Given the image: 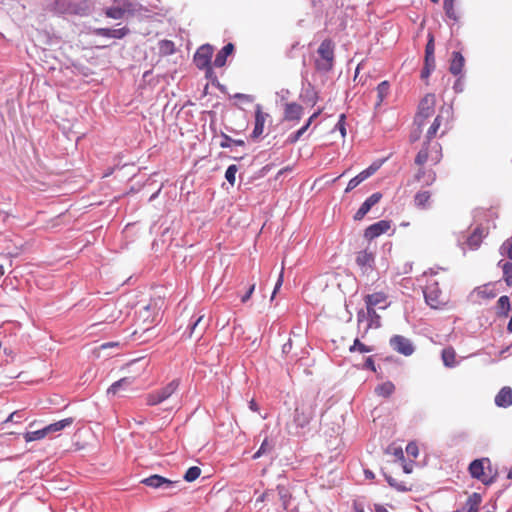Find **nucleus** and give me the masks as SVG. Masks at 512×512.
<instances>
[{"label": "nucleus", "mask_w": 512, "mask_h": 512, "mask_svg": "<svg viewBox=\"0 0 512 512\" xmlns=\"http://www.w3.org/2000/svg\"><path fill=\"white\" fill-rule=\"evenodd\" d=\"M470 475L481 481L484 485L493 483L498 475L489 458H481L472 461L469 465Z\"/></svg>", "instance_id": "f257e3e1"}, {"label": "nucleus", "mask_w": 512, "mask_h": 512, "mask_svg": "<svg viewBox=\"0 0 512 512\" xmlns=\"http://www.w3.org/2000/svg\"><path fill=\"white\" fill-rule=\"evenodd\" d=\"M335 44L331 39H325L321 42L317 50V58L315 59V68L319 72H329L334 66Z\"/></svg>", "instance_id": "f03ea898"}, {"label": "nucleus", "mask_w": 512, "mask_h": 512, "mask_svg": "<svg viewBox=\"0 0 512 512\" xmlns=\"http://www.w3.org/2000/svg\"><path fill=\"white\" fill-rule=\"evenodd\" d=\"M156 307L151 304L143 307L137 315L136 328L132 331L131 336L140 339L142 334L149 331L156 321Z\"/></svg>", "instance_id": "7ed1b4c3"}, {"label": "nucleus", "mask_w": 512, "mask_h": 512, "mask_svg": "<svg viewBox=\"0 0 512 512\" xmlns=\"http://www.w3.org/2000/svg\"><path fill=\"white\" fill-rule=\"evenodd\" d=\"M316 408L315 399H306L296 407L293 417V426L295 429L306 427L312 420Z\"/></svg>", "instance_id": "20e7f679"}, {"label": "nucleus", "mask_w": 512, "mask_h": 512, "mask_svg": "<svg viewBox=\"0 0 512 512\" xmlns=\"http://www.w3.org/2000/svg\"><path fill=\"white\" fill-rule=\"evenodd\" d=\"M442 159L441 145L437 142L431 143L425 141L422 149L418 152L415 157V164L417 166H423L427 162H431L433 165L438 164Z\"/></svg>", "instance_id": "39448f33"}, {"label": "nucleus", "mask_w": 512, "mask_h": 512, "mask_svg": "<svg viewBox=\"0 0 512 512\" xmlns=\"http://www.w3.org/2000/svg\"><path fill=\"white\" fill-rule=\"evenodd\" d=\"M179 387L178 380H172L166 386L155 390L146 395V404L148 406L158 405L165 400H167L171 395H173Z\"/></svg>", "instance_id": "423d86ee"}, {"label": "nucleus", "mask_w": 512, "mask_h": 512, "mask_svg": "<svg viewBox=\"0 0 512 512\" xmlns=\"http://www.w3.org/2000/svg\"><path fill=\"white\" fill-rule=\"evenodd\" d=\"M424 297L426 303L434 309L441 308L445 304V299L437 282H432L424 288Z\"/></svg>", "instance_id": "0eeeda50"}, {"label": "nucleus", "mask_w": 512, "mask_h": 512, "mask_svg": "<svg viewBox=\"0 0 512 512\" xmlns=\"http://www.w3.org/2000/svg\"><path fill=\"white\" fill-rule=\"evenodd\" d=\"M436 105V97L434 94H427L423 97L419 104L418 113L415 118V122L418 126L423 125V120L431 117L434 114Z\"/></svg>", "instance_id": "6e6552de"}, {"label": "nucleus", "mask_w": 512, "mask_h": 512, "mask_svg": "<svg viewBox=\"0 0 512 512\" xmlns=\"http://www.w3.org/2000/svg\"><path fill=\"white\" fill-rule=\"evenodd\" d=\"M213 54V48L211 45L206 44L202 45L198 50L196 51L194 55V63L195 65L203 70L205 69L207 71V74L212 73V67H211V58Z\"/></svg>", "instance_id": "1a4fd4ad"}, {"label": "nucleus", "mask_w": 512, "mask_h": 512, "mask_svg": "<svg viewBox=\"0 0 512 512\" xmlns=\"http://www.w3.org/2000/svg\"><path fill=\"white\" fill-rule=\"evenodd\" d=\"M389 343L394 351L404 356L412 355L415 350L411 340L402 335H394L390 338Z\"/></svg>", "instance_id": "9d476101"}, {"label": "nucleus", "mask_w": 512, "mask_h": 512, "mask_svg": "<svg viewBox=\"0 0 512 512\" xmlns=\"http://www.w3.org/2000/svg\"><path fill=\"white\" fill-rule=\"evenodd\" d=\"M141 483L145 484L148 487L157 489V488H164V489H171L175 485L179 483V481H172L170 479H167L160 475H151L141 481Z\"/></svg>", "instance_id": "9b49d317"}, {"label": "nucleus", "mask_w": 512, "mask_h": 512, "mask_svg": "<svg viewBox=\"0 0 512 512\" xmlns=\"http://www.w3.org/2000/svg\"><path fill=\"white\" fill-rule=\"evenodd\" d=\"M487 234L488 232L483 227H476L463 243V249L466 246L470 250H477Z\"/></svg>", "instance_id": "f8f14e48"}, {"label": "nucleus", "mask_w": 512, "mask_h": 512, "mask_svg": "<svg viewBox=\"0 0 512 512\" xmlns=\"http://www.w3.org/2000/svg\"><path fill=\"white\" fill-rule=\"evenodd\" d=\"M304 109L296 102L285 103L283 120L288 122H299L302 118Z\"/></svg>", "instance_id": "ddd939ff"}, {"label": "nucleus", "mask_w": 512, "mask_h": 512, "mask_svg": "<svg viewBox=\"0 0 512 512\" xmlns=\"http://www.w3.org/2000/svg\"><path fill=\"white\" fill-rule=\"evenodd\" d=\"M381 164H372L367 169L361 171L358 175H356L354 178H352L345 189V192L348 193L352 191L354 188H356L360 183H362L364 180L368 179L370 176H372L379 168Z\"/></svg>", "instance_id": "4468645a"}, {"label": "nucleus", "mask_w": 512, "mask_h": 512, "mask_svg": "<svg viewBox=\"0 0 512 512\" xmlns=\"http://www.w3.org/2000/svg\"><path fill=\"white\" fill-rule=\"evenodd\" d=\"M268 118L269 114L263 111L260 104H257L255 106V125L251 134L252 138H258L263 134L264 126Z\"/></svg>", "instance_id": "2eb2a0df"}, {"label": "nucleus", "mask_w": 512, "mask_h": 512, "mask_svg": "<svg viewBox=\"0 0 512 512\" xmlns=\"http://www.w3.org/2000/svg\"><path fill=\"white\" fill-rule=\"evenodd\" d=\"M387 298L388 297L384 292H375L366 295L364 297L366 309H375L376 307H379L380 309H386L388 306Z\"/></svg>", "instance_id": "dca6fc26"}, {"label": "nucleus", "mask_w": 512, "mask_h": 512, "mask_svg": "<svg viewBox=\"0 0 512 512\" xmlns=\"http://www.w3.org/2000/svg\"><path fill=\"white\" fill-rule=\"evenodd\" d=\"M391 227L387 220H380L365 229L364 236L368 240H373L378 236L386 233Z\"/></svg>", "instance_id": "f3484780"}, {"label": "nucleus", "mask_w": 512, "mask_h": 512, "mask_svg": "<svg viewBox=\"0 0 512 512\" xmlns=\"http://www.w3.org/2000/svg\"><path fill=\"white\" fill-rule=\"evenodd\" d=\"M381 198L382 194L380 192L373 193L360 206V208L354 214L353 219L355 221L362 220L365 217V215L370 211V209L381 200Z\"/></svg>", "instance_id": "a211bd4d"}, {"label": "nucleus", "mask_w": 512, "mask_h": 512, "mask_svg": "<svg viewBox=\"0 0 512 512\" xmlns=\"http://www.w3.org/2000/svg\"><path fill=\"white\" fill-rule=\"evenodd\" d=\"M122 316V310L117 304L106 305L100 314L101 322L114 323Z\"/></svg>", "instance_id": "6ab92c4d"}, {"label": "nucleus", "mask_w": 512, "mask_h": 512, "mask_svg": "<svg viewBox=\"0 0 512 512\" xmlns=\"http://www.w3.org/2000/svg\"><path fill=\"white\" fill-rule=\"evenodd\" d=\"M436 172L432 169H427L425 166H418V170L414 175V180L425 186H430L436 181Z\"/></svg>", "instance_id": "aec40b11"}, {"label": "nucleus", "mask_w": 512, "mask_h": 512, "mask_svg": "<svg viewBox=\"0 0 512 512\" xmlns=\"http://www.w3.org/2000/svg\"><path fill=\"white\" fill-rule=\"evenodd\" d=\"M413 202L418 209H429L432 203V192L429 190H419L414 195Z\"/></svg>", "instance_id": "412c9836"}, {"label": "nucleus", "mask_w": 512, "mask_h": 512, "mask_svg": "<svg viewBox=\"0 0 512 512\" xmlns=\"http://www.w3.org/2000/svg\"><path fill=\"white\" fill-rule=\"evenodd\" d=\"M94 33L98 36L122 39L129 33V29L127 27L119 29L97 28Z\"/></svg>", "instance_id": "4be33fe9"}, {"label": "nucleus", "mask_w": 512, "mask_h": 512, "mask_svg": "<svg viewBox=\"0 0 512 512\" xmlns=\"http://www.w3.org/2000/svg\"><path fill=\"white\" fill-rule=\"evenodd\" d=\"M495 404L498 407L507 408L512 405V389L509 386L503 387L495 396Z\"/></svg>", "instance_id": "5701e85b"}, {"label": "nucleus", "mask_w": 512, "mask_h": 512, "mask_svg": "<svg viewBox=\"0 0 512 512\" xmlns=\"http://www.w3.org/2000/svg\"><path fill=\"white\" fill-rule=\"evenodd\" d=\"M481 501V495L478 493H473L468 497L467 501L461 509L455 510L453 512H478Z\"/></svg>", "instance_id": "b1692460"}, {"label": "nucleus", "mask_w": 512, "mask_h": 512, "mask_svg": "<svg viewBox=\"0 0 512 512\" xmlns=\"http://www.w3.org/2000/svg\"><path fill=\"white\" fill-rule=\"evenodd\" d=\"M208 325V321L204 322V315H200L190 326L188 337L192 338L194 335L198 337L202 336Z\"/></svg>", "instance_id": "393cba45"}, {"label": "nucleus", "mask_w": 512, "mask_h": 512, "mask_svg": "<svg viewBox=\"0 0 512 512\" xmlns=\"http://www.w3.org/2000/svg\"><path fill=\"white\" fill-rule=\"evenodd\" d=\"M234 51V45L232 43L226 44L216 55L214 59L215 67H223L226 64L227 57Z\"/></svg>", "instance_id": "a878e982"}, {"label": "nucleus", "mask_w": 512, "mask_h": 512, "mask_svg": "<svg viewBox=\"0 0 512 512\" xmlns=\"http://www.w3.org/2000/svg\"><path fill=\"white\" fill-rule=\"evenodd\" d=\"M464 62H465V60H464L463 55L458 51H454L452 53V59L450 61L449 71L453 75H459L462 72V69L464 67Z\"/></svg>", "instance_id": "bb28decb"}, {"label": "nucleus", "mask_w": 512, "mask_h": 512, "mask_svg": "<svg viewBox=\"0 0 512 512\" xmlns=\"http://www.w3.org/2000/svg\"><path fill=\"white\" fill-rule=\"evenodd\" d=\"M135 381L134 376H126L114 382L107 390V394L116 395L120 388H125L132 385Z\"/></svg>", "instance_id": "cd10ccee"}, {"label": "nucleus", "mask_w": 512, "mask_h": 512, "mask_svg": "<svg viewBox=\"0 0 512 512\" xmlns=\"http://www.w3.org/2000/svg\"><path fill=\"white\" fill-rule=\"evenodd\" d=\"M457 354L453 347L449 346L442 350L441 358L446 367L452 368L457 364Z\"/></svg>", "instance_id": "c85d7f7f"}, {"label": "nucleus", "mask_w": 512, "mask_h": 512, "mask_svg": "<svg viewBox=\"0 0 512 512\" xmlns=\"http://www.w3.org/2000/svg\"><path fill=\"white\" fill-rule=\"evenodd\" d=\"M73 421L74 420L71 417L65 418V419H62L55 423L47 425L46 430H47L48 434L58 432V431L63 430L64 428L70 426L73 423Z\"/></svg>", "instance_id": "c756f323"}, {"label": "nucleus", "mask_w": 512, "mask_h": 512, "mask_svg": "<svg viewBox=\"0 0 512 512\" xmlns=\"http://www.w3.org/2000/svg\"><path fill=\"white\" fill-rule=\"evenodd\" d=\"M374 256L371 252L363 250L357 253L356 263L361 267L371 266Z\"/></svg>", "instance_id": "7c9ffc66"}, {"label": "nucleus", "mask_w": 512, "mask_h": 512, "mask_svg": "<svg viewBox=\"0 0 512 512\" xmlns=\"http://www.w3.org/2000/svg\"><path fill=\"white\" fill-rule=\"evenodd\" d=\"M510 311V300L506 295L501 296L497 301V314L502 317H507Z\"/></svg>", "instance_id": "2f4dec72"}, {"label": "nucleus", "mask_w": 512, "mask_h": 512, "mask_svg": "<svg viewBox=\"0 0 512 512\" xmlns=\"http://www.w3.org/2000/svg\"><path fill=\"white\" fill-rule=\"evenodd\" d=\"M394 391H395V386L390 381L380 384L375 389V393L378 396H382V397H389L394 393Z\"/></svg>", "instance_id": "473e14b6"}, {"label": "nucleus", "mask_w": 512, "mask_h": 512, "mask_svg": "<svg viewBox=\"0 0 512 512\" xmlns=\"http://www.w3.org/2000/svg\"><path fill=\"white\" fill-rule=\"evenodd\" d=\"M442 124V116L438 115L435 117L434 121L432 122L431 126L426 132V141L431 142L432 139H434L437 135V132Z\"/></svg>", "instance_id": "72a5a7b5"}, {"label": "nucleus", "mask_w": 512, "mask_h": 512, "mask_svg": "<svg viewBox=\"0 0 512 512\" xmlns=\"http://www.w3.org/2000/svg\"><path fill=\"white\" fill-rule=\"evenodd\" d=\"M159 53L163 56L171 55L175 52V44L170 40H161L158 43Z\"/></svg>", "instance_id": "f704fd0d"}, {"label": "nucleus", "mask_w": 512, "mask_h": 512, "mask_svg": "<svg viewBox=\"0 0 512 512\" xmlns=\"http://www.w3.org/2000/svg\"><path fill=\"white\" fill-rule=\"evenodd\" d=\"M434 50V38L432 35H429V40L425 47V62L427 64L432 63V66H435Z\"/></svg>", "instance_id": "c9c22d12"}, {"label": "nucleus", "mask_w": 512, "mask_h": 512, "mask_svg": "<svg viewBox=\"0 0 512 512\" xmlns=\"http://www.w3.org/2000/svg\"><path fill=\"white\" fill-rule=\"evenodd\" d=\"M48 435L46 427L37 431H31L24 434V439L26 442H32L36 440H41Z\"/></svg>", "instance_id": "e433bc0d"}, {"label": "nucleus", "mask_w": 512, "mask_h": 512, "mask_svg": "<svg viewBox=\"0 0 512 512\" xmlns=\"http://www.w3.org/2000/svg\"><path fill=\"white\" fill-rule=\"evenodd\" d=\"M499 265L503 271V279L506 284L511 287L512 286V263L500 261Z\"/></svg>", "instance_id": "4c0bfd02"}, {"label": "nucleus", "mask_w": 512, "mask_h": 512, "mask_svg": "<svg viewBox=\"0 0 512 512\" xmlns=\"http://www.w3.org/2000/svg\"><path fill=\"white\" fill-rule=\"evenodd\" d=\"M367 316L369 319V328H379L381 326V318L377 314L376 309H367Z\"/></svg>", "instance_id": "58836bf2"}, {"label": "nucleus", "mask_w": 512, "mask_h": 512, "mask_svg": "<svg viewBox=\"0 0 512 512\" xmlns=\"http://www.w3.org/2000/svg\"><path fill=\"white\" fill-rule=\"evenodd\" d=\"M389 87L390 86H389L388 81H383L377 86V88H376L377 97H378L377 105H380L383 102L384 98L388 95Z\"/></svg>", "instance_id": "ea45409f"}, {"label": "nucleus", "mask_w": 512, "mask_h": 512, "mask_svg": "<svg viewBox=\"0 0 512 512\" xmlns=\"http://www.w3.org/2000/svg\"><path fill=\"white\" fill-rule=\"evenodd\" d=\"M455 1L456 0H444V3H443V7H444L447 17H449L450 19H453V20L458 19V15H457L455 7H454Z\"/></svg>", "instance_id": "a19ab883"}, {"label": "nucleus", "mask_w": 512, "mask_h": 512, "mask_svg": "<svg viewBox=\"0 0 512 512\" xmlns=\"http://www.w3.org/2000/svg\"><path fill=\"white\" fill-rule=\"evenodd\" d=\"M105 15L112 19H122L125 15V10L120 7H110L105 10Z\"/></svg>", "instance_id": "79ce46f5"}, {"label": "nucleus", "mask_w": 512, "mask_h": 512, "mask_svg": "<svg viewBox=\"0 0 512 512\" xmlns=\"http://www.w3.org/2000/svg\"><path fill=\"white\" fill-rule=\"evenodd\" d=\"M201 475V469L197 466H192L190 467L185 475H184V479L187 481V482H193L195 481L197 478H199V476Z\"/></svg>", "instance_id": "37998d69"}, {"label": "nucleus", "mask_w": 512, "mask_h": 512, "mask_svg": "<svg viewBox=\"0 0 512 512\" xmlns=\"http://www.w3.org/2000/svg\"><path fill=\"white\" fill-rule=\"evenodd\" d=\"M350 352L368 353L372 351V348L366 346L359 339H355L353 345L350 347Z\"/></svg>", "instance_id": "c03bdc74"}, {"label": "nucleus", "mask_w": 512, "mask_h": 512, "mask_svg": "<svg viewBox=\"0 0 512 512\" xmlns=\"http://www.w3.org/2000/svg\"><path fill=\"white\" fill-rule=\"evenodd\" d=\"M272 449H273V445L270 444L267 439H265L262 442V444H261L260 448L258 449V451L253 455V459H257V458L261 457L262 455L271 452Z\"/></svg>", "instance_id": "a18cd8bd"}, {"label": "nucleus", "mask_w": 512, "mask_h": 512, "mask_svg": "<svg viewBox=\"0 0 512 512\" xmlns=\"http://www.w3.org/2000/svg\"><path fill=\"white\" fill-rule=\"evenodd\" d=\"M237 170V166L233 164L225 172V178L231 185L235 184Z\"/></svg>", "instance_id": "49530a36"}, {"label": "nucleus", "mask_w": 512, "mask_h": 512, "mask_svg": "<svg viewBox=\"0 0 512 512\" xmlns=\"http://www.w3.org/2000/svg\"><path fill=\"white\" fill-rule=\"evenodd\" d=\"M307 130V125H303L299 130L288 137L287 142L290 144L296 143Z\"/></svg>", "instance_id": "de8ad7c7"}, {"label": "nucleus", "mask_w": 512, "mask_h": 512, "mask_svg": "<svg viewBox=\"0 0 512 512\" xmlns=\"http://www.w3.org/2000/svg\"><path fill=\"white\" fill-rule=\"evenodd\" d=\"M345 119V114H341L338 123L336 124V128L340 131L342 137L346 136Z\"/></svg>", "instance_id": "09e8293b"}, {"label": "nucleus", "mask_w": 512, "mask_h": 512, "mask_svg": "<svg viewBox=\"0 0 512 512\" xmlns=\"http://www.w3.org/2000/svg\"><path fill=\"white\" fill-rule=\"evenodd\" d=\"M406 453L409 455V456H412L414 458H416L418 456V446L416 443H409L407 446H406Z\"/></svg>", "instance_id": "8fccbe9b"}, {"label": "nucleus", "mask_w": 512, "mask_h": 512, "mask_svg": "<svg viewBox=\"0 0 512 512\" xmlns=\"http://www.w3.org/2000/svg\"><path fill=\"white\" fill-rule=\"evenodd\" d=\"M435 66H432V63L425 62L424 68L421 71V78L426 79L430 76L431 71L434 69Z\"/></svg>", "instance_id": "3c124183"}, {"label": "nucleus", "mask_w": 512, "mask_h": 512, "mask_svg": "<svg viewBox=\"0 0 512 512\" xmlns=\"http://www.w3.org/2000/svg\"><path fill=\"white\" fill-rule=\"evenodd\" d=\"M283 274H284V266H282L280 275H279L276 285L274 287V291L272 293V299L274 298V296L276 295V293L278 292V290L280 289V287L283 284Z\"/></svg>", "instance_id": "603ef678"}, {"label": "nucleus", "mask_w": 512, "mask_h": 512, "mask_svg": "<svg viewBox=\"0 0 512 512\" xmlns=\"http://www.w3.org/2000/svg\"><path fill=\"white\" fill-rule=\"evenodd\" d=\"M283 274H284V266H282L280 275H279L276 285L274 287V291L272 293V299L274 298V296L276 295V293L278 292V290L280 289V287L283 284Z\"/></svg>", "instance_id": "864d4df0"}, {"label": "nucleus", "mask_w": 512, "mask_h": 512, "mask_svg": "<svg viewBox=\"0 0 512 512\" xmlns=\"http://www.w3.org/2000/svg\"><path fill=\"white\" fill-rule=\"evenodd\" d=\"M278 490H279L280 497L283 501V507H284V509H287V507H288L287 491L283 487H278Z\"/></svg>", "instance_id": "5fc2aeb1"}, {"label": "nucleus", "mask_w": 512, "mask_h": 512, "mask_svg": "<svg viewBox=\"0 0 512 512\" xmlns=\"http://www.w3.org/2000/svg\"><path fill=\"white\" fill-rule=\"evenodd\" d=\"M322 111H323V109H322V108H320V109H318L316 112H314V113L309 117V119L307 120V122H306L304 125H307V128H309V127L311 126V124L313 123V121H314L315 119H317V118L321 115Z\"/></svg>", "instance_id": "6e6d98bb"}, {"label": "nucleus", "mask_w": 512, "mask_h": 512, "mask_svg": "<svg viewBox=\"0 0 512 512\" xmlns=\"http://www.w3.org/2000/svg\"><path fill=\"white\" fill-rule=\"evenodd\" d=\"M254 290H255V284H252V285L249 287V289H248V291L246 292V294L241 298V301H242L243 303H246V302L251 298V296H252V294H253Z\"/></svg>", "instance_id": "4d7b16f0"}, {"label": "nucleus", "mask_w": 512, "mask_h": 512, "mask_svg": "<svg viewBox=\"0 0 512 512\" xmlns=\"http://www.w3.org/2000/svg\"><path fill=\"white\" fill-rule=\"evenodd\" d=\"M232 143H233L232 138L227 135H224L223 141L220 143V147L227 148V147H230Z\"/></svg>", "instance_id": "13d9d810"}, {"label": "nucleus", "mask_w": 512, "mask_h": 512, "mask_svg": "<svg viewBox=\"0 0 512 512\" xmlns=\"http://www.w3.org/2000/svg\"><path fill=\"white\" fill-rule=\"evenodd\" d=\"M364 367L367 368V369H370L372 371H376L375 364H374V361H373L372 357H368L365 360Z\"/></svg>", "instance_id": "bf43d9fd"}, {"label": "nucleus", "mask_w": 512, "mask_h": 512, "mask_svg": "<svg viewBox=\"0 0 512 512\" xmlns=\"http://www.w3.org/2000/svg\"><path fill=\"white\" fill-rule=\"evenodd\" d=\"M84 8H77L74 6H69L65 11L73 14H80L82 11H84Z\"/></svg>", "instance_id": "052dcab7"}, {"label": "nucleus", "mask_w": 512, "mask_h": 512, "mask_svg": "<svg viewBox=\"0 0 512 512\" xmlns=\"http://www.w3.org/2000/svg\"><path fill=\"white\" fill-rule=\"evenodd\" d=\"M374 512H389V511L383 505L375 504L374 505Z\"/></svg>", "instance_id": "680f3d73"}, {"label": "nucleus", "mask_w": 512, "mask_h": 512, "mask_svg": "<svg viewBox=\"0 0 512 512\" xmlns=\"http://www.w3.org/2000/svg\"><path fill=\"white\" fill-rule=\"evenodd\" d=\"M507 256L512 260V241L508 242Z\"/></svg>", "instance_id": "e2e57ef3"}, {"label": "nucleus", "mask_w": 512, "mask_h": 512, "mask_svg": "<svg viewBox=\"0 0 512 512\" xmlns=\"http://www.w3.org/2000/svg\"><path fill=\"white\" fill-rule=\"evenodd\" d=\"M249 406H250V409H251V410H253V411H255V412H256V411H258V405H257V403H256L254 400H251V401H250Z\"/></svg>", "instance_id": "0e129e2a"}, {"label": "nucleus", "mask_w": 512, "mask_h": 512, "mask_svg": "<svg viewBox=\"0 0 512 512\" xmlns=\"http://www.w3.org/2000/svg\"><path fill=\"white\" fill-rule=\"evenodd\" d=\"M353 512H364L363 508L357 505L356 503L353 505Z\"/></svg>", "instance_id": "69168bd1"}, {"label": "nucleus", "mask_w": 512, "mask_h": 512, "mask_svg": "<svg viewBox=\"0 0 512 512\" xmlns=\"http://www.w3.org/2000/svg\"><path fill=\"white\" fill-rule=\"evenodd\" d=\"M233 141V144L235 145H238V146H243L244 145V141L243 140H234L232 139Z\"/></svg>", "instance_id": "338daca9"}, {"label": "nucleus", "mask_w": 512, "mask_h": 512, "mask_svg": "<svg viewBox=\"0 0 512 512\" xmlns=\"http://www.w3.org/2000/svg\"><path fill=\"white\" fill-rule=\"evenodd\" d=\"M395 455H396V456H398V457H400V458H403V451H402V449H398V450H396V451H395Z\"/></svg>", "instance_id": "774afa93"}]
</instances>
